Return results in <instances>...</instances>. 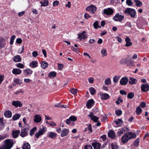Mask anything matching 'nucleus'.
<instances>
[{"label": "nucleus", "instance_id": "f257e3e1", "mask_svg": "<svg viewBox=\"0 0 149 149\" xmlns=\"http://www.w3.org/2000/svg\"><path fill=\"white\" fill-rule=\"evenodd\" d=\"M136 137V135L135 133L131 132H127L122 137L121 141L123 143H125L129 139L135 138Z\"/></svg>", "mask_w": 149, "mask_h": 149}, {"label": "nucleus", "instance_id": "f03ea898", "mask_svg": "<svg viewBox=\"0 0 149 149\" xmlns=\"http://www.w3.org/2000/svg\"><path fill=\"white\" fill-rule=\"evenodd\" d=\"M13 144V141L11 139H7L4 141V145L2 149H10Z\"/></svg>", "mask_w": 149, "mask_h": 149}, {"label": "nucleus", "instance_id": "7ed1b4c3", "mask_svg": "<svg viewBox=\"0 0 149 149\" xmlns=\"http://www.w3.org/2000/svg\"><path fill=\"white\" fill-rule=\"evenodd\" d=\"M124 13L128 15H129L132 18L135 17L136 12L134 9L131 8H127L124 11Z\"/></svg>", "mask_w": 149, "mask_h": 149}, {"label": "nucleus", "instance_id": "20e7f679", "mask_svg": "<svg viewBox=\"0 0 149 149\" xmlns=\"http://www.w3.org/2000/svg\"><path fill=\"white\" fill-rule=\"evenodd\" d=\"M124 18V16L120 15L119 13L116 14L113 17V19L115 21L121 22Z\"/></svg>", "mask_w": 149, "mask_h": 149}, {"label": "nucleus", "instance_id": "39448f33", "mask_svg": "<svg viewBox=\"0 0 149 149\" xmlns=\"http://www.w3.org/2000/svg\"><path fill=\"white\" fill-rule=\"evenodd\" d=\"M86 10L93 14L96 11V8L95 6L91 5L86 8Z\"/></svg>", "mask_w": 149, "mask_h": 149}, {"label": "nucleus", "instance_id": "423d86ee", "mask_svg": "<svg viewBox=\"0 0 149 149\" xmlns=\"http://www.w3.org/2000/svg\"><path fill=\"white\" fill-rule=\"evenodd\" d=\"M113 12V9L108 8L107 9H105L103 10V13L108 15H111Z\"/></svg>", "mask_w": 149, "mask_h": 149}, {"label": "nucleus", "instance_id": "0eeeda50", "mask_svg": "<svg viewBox=\"0 0 149 149\" xmlns=\"http://www.w3.org/2000/svg\"><path fill=\"white\" fill-rule=\"evenodd\" d=\"M29 130V128H27V127L22 130L20 135L21 136L24 137L26 136L28 134V132Z\"/></svg>", "mask_w": 149, "mask_h": 149}, {"label": "nucleus", "instance_id": "6e6552de", "mask_svg": "<svg viewBox=\"0 0 149 149\" xmlns=\"http://www.w3.org/2000/svg\"><path fill=\"white\" fill-rule=\"evenodd\" d=\"M78 38H80V40H81V38L85 39L87 38L86 32L85 31H84L81 33L78 34Z\"/></svg>", "mask_w": 149, "mask_h": 149}, {"label": "nucleus", "instance_id": "1a4fd4ad", "mask_svg": "<svg viewBox=\"0 0 149 149\" xmlns=\"http://www.w3.org/2000/svg\"><path fill=\"white\" fill-rule=\"evenodd\" d=\"M141 91L143 92H146L148 91L149 89V86L148 84H143L141 85Z\"/></svg>", "mask_w": 149, "mask_h": 149}, {"label": "nucleus", "instance_id": "9d476101", "mask_svg": "<svg viewBox=\"0 0 149 149\" xmlns=\"http://www.w3.org/2000/svg\"><path fill=\"white\" fill-rule=\"evenodd\" d=\"M45 131V128H43L40 129L38 132L36 133L35 136L36 138H38L40 135L43 134Z\"/></svg>", "mask_w": 149, "mask_h": 149}, {"label": "nucleus", "instance_id": "9b49d317", "mask_svg": "<svg viewBox=\"0 0 149 149\" xmlns=\"http://www.w3.org/2000/svg\"><path fill=\"white\" fill-rule=\"evenodd\" d=\"M88 116L90 117L91 119L94 122H97V121L99 118L93 115V113L92 112L90 113V114L88 115Z\"/></svg>", "mask_w": 149, "mask_h": 149}, {"label": "nucleus", "instance_id": "f8f14e48", "mask_svg": "<svg viewBox=\"0 0 149 149\" xmlns=\"http://www.w3.org/2000/svg\"><path fill=\"white\" fill-rule=\"evenodd\" d=\"M128 81V78L126 77H123L120 80V82L121 85H125L127 84Z\"/></svg>", "mask_w": 149, "mask_h": 149}, {"label": "nucleus", "instance_id": "ddd939ff", "mask_svg": "<svg viewBox=\"0 0 149 149\" xmlns=\"http://www.w3.org/2000/svg\"><path fill=\"white\" fill-rule=\"evenodd\" d=\"M69 132V130L68 129H67L66 128H63L61 132V136L62 137L66 136L68 134Z\"/></svg>", "mask_w": 149, "mask_h": 149}, {"label": "nucleus", "instance_id": "4468645a", "mask_svg": "<svg viewBox=\"0 0 149 149\" xmlns=\"http://www.w3.org/2000/svg\"><path fill=\"white\" fill-rule=\"evenodd\" d=\"M12 105L15 107H21L22 105V103L19 101H15L12 102Z\"/></svg>", "mask_w": 149, "mask_h": 149}, {"label": "nucleus", "instance_id": "2eb2a0df", "mask_svg": "<svg viewBox=\"0 0 149 149\" xmlns=\"http://www.w3.org/2000/svg\"><path fill=\"white\" fill-rule=\"evenodd\" d=\"M20 131L19 130H13L12 133L13 137L15 138H17L19 134Z\"/></svg>", "mask_w": 149, "mask_h": 149}, {"label": "nucleus", "instance_id": "dca6fc26", "mask_svg": "<svg viewBox=\"0 0 149 149\" xmlns=\"http://www.w3.org/2000/svg\"><path fill=\"white\" fill-rule=\"evenodd\" d=\"M41 120V116L38 115H36L34 116V121L36 123L40 122Z\"/></svg>", "mask_w": 149, "mask_h": 149}, {"label": "nucleus", "instance_id": "f3484780", "mask_svg": "<svg viewBox=\"0 0 149 149\" xmlns=\"http://www.w3.org/2000/svg\"><path fill=\"white\" fill-rule=\"evenodd\" d=\"M94 102V101L93 99L89 100L87 102L86 106L88 108L90 109L93 106V104Z\"/></svg>", "mask_w": 149, "mask_h": 149}, {"label": "nucleus", "instance_id": "a211bd4d", "mask_svg": "<svg viewBox=\"0 0 149 149\" xmlns=\"http://www.w3.org/2000/svg\"><path fill=\"white\" fill-rule=\"evenodd\" d=\"M92 145L94 149H100V144L97 142L92 143Z\"/></svg>", "mask_w": 149, "mask_h": 149}, {"label": "nucleus", "instance_id": "6ab92c4d", "mask_svg": "<svg viewBox=\"0 0 149 149\" xmlns=\"http://www.w3.org/2000/svg\"><path fill=\"white\" fill-rule=\"evenodd\" d=\"M116 134L113 130H110L108 133V136L109 137L113 139L115 137Z\"/></svg>", "mask_w": 149, "mask_h": 149}, {"label": "nucleus", "instance_id": "aec40b11", "mask_svg": "<svg viewBox=\"0 0 149 149\" xmlns=\"http://www.w3.org/2000/svg\"><path fill=\"white\" fill-rule=\"evenodd\" d=\"M125 41L126 42V44H125V46L129 47L132 45V43L130 42V40L129 37H127L125 38Z\"/></svg>", "mask_w": 149, "mask_h": 149}, {"label": "nucleus", "instance_id": "412c9836", "mask_svg": "<svg viewBox=\"0 0 149 149\" xmlns=\"http://www.w3.org/2000/svg\"><path fill=\"white\" fill-rule=\"evenodd\" d=\"M101 98L104 100H107L109 98V95L107 93H102L100 94Z\"/></svg>", "mask_w": 149, "mask_h": 149}, {"label": "nucleus", "instance_id": "4be33fe9", "mask_svg": "<svg viewBox=\"0 0 149 149\" xmlns=\"http://www.w3.org/2000/svg\"><path fill=\"white\" fill-rule=\"evenodd\" d=\"M12 72L13 74L17 75L20 74L22 72V71L19 69L13 68Z\"/></svg>", "mask_w": 149, "mask_h": 149}, {"label": "nucleus", "instance_id": "5701e85b", "mask_svg": "<svg viewBox=\"0 0 149 149\" xmlns=\"http://www.w3.org/2000/svg\"><path fill=\"white\" fill-rule=\"evenodd\" d=\"M5 39L2 38H0V48H2L6 44V43L5 42Z\"/></svg>", "mask_w": 149, "mask_h": 149}, {"label": "nucleus", "instance_id": "b1692460", "mask_svg": "<svg viewBox=\"0 0 149 149\" xmlns=\"http://www.w3.org/2000/svg\"><path fill=\"white\" fill-rule=\"evenodd\" d=\"M137 82V80L136 79L130 77L129 79V83L131 85H133L136 84Z\"/></svg>", "mask_w": 149, "mask_h": 149}, {"label": "nucleus", "instance_id": "393cba45", "mask_svg": "<svg viewBox=\"0 0 149 149\" xmlns=\"http://www.w3.org/2000/svg\"><path fill=\"white\" fill-rule=\"evenodd\" d=\"M4 115L7 118H10L12 116V113L10 111H7L4 113Z\"/></svg>", "mask_w": 149, "mask_h": 149}, {"label": "nucleus", "instance_id": "a878e982", "mask_svg": "<svg viewBox=\"0 0 149 149\" xmlns=\"http://www.w3.org/2000/svg\"><path fill=\"white\" fill-rule=\"evenodd\" d=\"M13 61L15 62H20L21 61V59L19 55H16L14 57Z\"/></svg>", "mask_w": 149, "mask_h": 149}, {"label": "nucleus", "instance_id": "bb28decb", "mask_svg": "<svg viewBox=\"0 0 149 149\" xmlns=\"http://www.w3.org/2000/svg\"><path fill=\"white\" fill-rule=\"evenodd\" d=\"M24 72L25 73V75L26 76H28L29 75L31 74L32 73V71L31 70L29 69H27L24 70Z\"/></svg>", "mask_w": 149, "mask_h": 149}, {"label": "nucleus", "instance_id": "cd10ccee", "mask_svg": "<svg viewBox=\"0 0 149 149\" xmlns=\"http://www.w3.org/2000/svg\"><path fill=\"white\" fill-rule=\"evenodd\" d=\"M30 66L33 68H35L38 66V63L36 61H33L30 63Z\"/></svg>", "mask_w": 149, "mask_h": 149}, {"label": "nucleus", "instance_id": "c85d7f7f", "mask_svg": "<svg viewBox=\"0 0 149 149\" xmlns=\"http://www.w3.org/2000/svg\"><path fill=\"white\" fill-rule=\"evenodd\" d=\"M109 149H117L118 146L115 144L111 143L109 146Z\"/></svg>", "mask_w": 149, "mask_h": 149}, {"label": "nucleus", "instance_id": "c756f323", "mask_svg": "<svg viewBox=\"0 0 149 149\" xmlns=\"http://www.w3.org/2000/svg\"><path fill=\"white\" fill-rule=\"evenodd\" d=\"M127 61L128 58H126L121 59L120 63L121 64L125 65H126Z\"/></svg>", "mask_w": 149, "mask_h": 149}, {"label": "nucleus", "instance_id": "7c9ffc66", "mask_svg": "<svg viewBox=\"0 0 149 149\" xmlns=\"http://www.w3.org/2000/svg\"><path fill=\"white\" fill-rule=\"evenodd\" d=\"M134 2L136 3L135 5L137 7H141L142 5V3L139 0H134Z\"/></svg>", "mask_w": 149, "mask_h": 149}, {"label": "nucleus", "instance_id": "2f4dec72", "mask_svg": "<svg viewBox=\"0 0 149 149\" xmlns=\"http://www.w3.org/2000/svg\"><path fill=\"white\" fill-rule=\"evenodd\" d=\"M56 73L55 72H50L48 74V76L51 78H54L56 76Z\"/></svg>", "mask_w": 149, "mask_h": 149}, {"label": "nucleus", "instance_id": "473e14b6", "mask_svg": "<svg viewBox=\"0 0 149 149\" xmlns=\"http://www.w3.org/2000/svg\"><path fill=\"white\" fill-rule=\"evenodd\" d=\"M134 64L133 61L132 60H128V59L127 62V63L126 65L130 67H131L133 66Z\"/></svg>", "mask_w": 149, "mask_h": 149}, {"label": "nucleus", "instance_id": "72a5a7b5", "mask_svg": "<svg viewBox=\"0 0 149 149\" xmlns=\"http://www.w3.org/2000/svg\"><path fill=\"white\" fill-rule=\"evenodd\" d=\"M101 53L103 57L107 56V51L105 49H103L101 50Z\"/></svg>", "mask_w": 149, "mask_h": 149}, {"label": "nucleus", "instance_id": "f704fd0d", "mask_svg": "<svg viewBox=\"0 0 149 149\" xmlns=\"http://www.w3.org/2000/svg\"><path fill=\"white\" fill-rule=\"evenodd\" d=\"M30 146L28 143H25L23 145V149H30Z\"/></svg>", "mask_w": 149, "mask_h": 149}, {"label": "nucleus", "instance_id": "c9c22d12", "mask_svg": "<svg viewBox=\"0 0 149 149\" xmlns=\"http://www.w3.org/2000/svg\"><path fill=\"white\" fill-rule=\"evenodd\" d=\"M142 110L140 107L138 106L136 109V112L138 115H139L142 112Z\"/></svg>", "mask_w": 149, "mask_h": 149}, {"label": "nucleus", "instance_id": "e433bc0d", "mask_svg": "<svg viewBox=\"0 0 149 149\" xmlns=\"http://www.w3.org/2000/svg\"><path fill=\"white\" fill-rule=\"evenodd\" d=\"M134 96V93L132 92H130L128 93L127 97L130 99H132Z\"/></svg>", "mask_w": 149, "mask_h": 149}, {"label": "nucleus", "instance_id": "4c0bfd02", "mask_svg": "<svg viewBox=\"0 0 149 149\" xmlns=\"http://www.w3.org/2000/svg\"><path fill=\"white\" fill-rule=\"evenodd\" d=\"M20 116V114H16L14 115L13 117L12 118L14 120H16L18 119Z\"/></svg>", "mask_w": 149, "mask_h": 149}, {"label": "nucleus", "instance_id": "58836bf2", "mask_svg": "<svg viewBox=\"0 0 149 149\" xmlns=\"http://www.w3.org/2000/svg\"><path fill=\"white\" fill-rule=\"evenodd\" d=\"M57 135L56 134L52 132H51L49 135V136L51 138H54Z\"/></svg>", "mask_w": 149, "mask_h": 149}, {"label": "nucleus", "instance_id": "ea45409f", "mask_svg": "<svg viewBox=\"0 0 149 149\" xmlns=\"http://www.w3.org/2000/svg\"><path fill=\"white\" fill-rule=\"evenodd\" d=\"M90 92L91 94L93 95L95 94V90L94 88L93 87H91L89 88Z\"/></svg>", "mask_w": 149, "mask_h": 149}, {"label": "nucleus", "instance_id": "a19ab883", "mask_svg": "<svg viewBox=\"0 0 149 149\" xmlns=\"http://www.w3.org/2000/svg\"><path fill=\"white\" fill-rule=\"evenodd\" d=\"M41 67L43 69H45L47 67V63L45 61H42L41 63Z\"/></svg>", "mask_w": 149, "mask_h": 149}, {"label": "nucleus", "instance_id": "79ce46f5", "mask_svg": "<svg viewBox=\"0 0 149 149\" xmlns=\"http://www.w3.org/2000/svg\"><path fill=\"white\" fill-rule=\"evenodd\" d=\"M115 123L116 125H120L122 124L123 121L121 119H118L117 120L115 121Z\"/></svg>", "mask_w": 149, "mask_h": 149}, {"label": "nucleus", "instance_id": "37998d69", "mask_svg": "<svg viewBox=\"0 0 149 149\" xmlns=\"http://www.w3.org/2000/svg\"><path fill=\"white\" fill-rule=\"evenodd\" d=\"M36 127H34L30 130V134L31 136H32L34 134L36 130Z\"/></svg>", "mask_w": 149, "mask_h": 149}, {"label": "nucleus", "instance_id": "c03bdc74", "mask_svg": "<svg viewBox=\"0 0 149 149\" xmlns=\"http://www.w3.org/2000/svg\"><path fill=\"white\" fill-rule=\"evenodd\" d=\"M120 78V77L119 76H115L113 78V81L114 82H117Z\"/></svg>", "mask_w": 149, "mask_h": 149}, {"label": "nucleus", "instance_id": "a18cd8bd", "mask_svg": "<svg viewBox=\"0 0 149 149\" xmlns=\"http://www.w3.org/2000/svg\"><path fill=\"white\" fill-rule=\"evenodd\" d=\"M122 112L120 110H117L115 111V113L116 115L118 116L121 115L122 114Z\"/></svg>", "mask_w": 149, "mask_h": 149}, {"label": "nucleus", "instance_id": "49530a36", "mask_svg": "<svg viewBox=\"0 0 149 149\" xmlns=\"http://www.w3.org/2000/svg\"><path fill=\"white\" fill-rule=\"evenodd\" d=\"M125 133L122 130V129L121 128L119 129L118 131L117 134L118 136H120L121 134H123Z\"/></svg>", "mask_w": 149, "mask_h": 149}, {"label": "nucleus", "instance_id": "de8ad7c7", "mask_svg": "<svg viewBox=\"0 0 149 149\" xmlns=\"http://www.w3.org/2000/svg\"><path fill=\"white\" fill-rule=\"evenodd\" d=\"M14 82H15L17 84L20 85L21 84H22L21 81L19 79L17 78L15 79L14 80Z\"/></svg>", "mask_w": 149, "mask_h": 149}, {"label": "nucleus", "instance_id": "09e8293b", "mask_svg": "<svg viewBox=\"0 0 149 149\" xmlns=\"http://www.w3.org/2000/svg\"><path fill=\"white\" fill-rule=\"evenodd\" d=\"M16 37L15 36L13 35L10 38V43L11 45H12L13 43L14 40L15 39Z\"/></svg>", "mask_w": 149, "mask_h": 149}, {"label": "nucleus", "instance_id": "8fccbe9b", "mask_svg": "<svg viewBox=\"0 0 149 149\" xmlns=\"http://www.w3.org/2000/svg\"><path fill=\"white\" fill-rule=\"evenodd\" d=\"M126 3L128 6H131L133 5V3L132 1L131 0H127Z\"/></svg>", "mask_w": 149, "mask_h": 149}, {"label": "nucleus", "instance_id": "3c124183", "mask_svg": "<svg viewBox=\"0 0 149 149\" xmlns=\"http://www.w3.org/2000/svg\"><path fill=\"white\" fill-rule=\"evenodd\" d=\"M40 3L41 4V6H47V2L45 0H43L41 1Z\"/></svg>", "mask_w": 149, "mask_h": 149}, {"label": "nucleus", "instance_id": "603ef678", "mask_svg": "<svg viewBox=\"0 0 149 149\" xmlns=\"http://www.w3.org/2000/svg\"><path fill=\"white\" fill-rule=\"evenodd\" d=\"M69 118L72 121H75L77 120V118L74 116H71L69 117Z\"/></svg>", "mask_w": 149, "mask_h": 149}, {"label": "nucleus", "instance_id": "864d4df0", "mask_svg": "<svg viewBox=\"0 0 149 149\" xmlns=\"http://www.w3.org/2000/svg\"><path fill=\"white\" fill-rule=\"evenodd\" d=\"M105 83L106 85H109L111 84V80L109 78H108L105 81Z\"/></svg>", "mask_w": 149, "mask_h": 149}, {"label": "nucleus", "instance_id": "5fc2aeb1", "mask_svg": "<svg viewBox=\"0 0 149 149\" xmlns=\"http://www.w3.org/2000/svg\"><path fill=\"white\" fill-rule=\"evenodd\" d=\"M77 89L72 88L70 89V92L73 94H75L77 93Z\"/></svg>", "mask_w": 149, "mask_h": 149}, {"label": "nucleus", "instance_id": "6e6d98bb", "mask_svg": "<svg viewBox=\"0 0 149 149\" xmlns=\"http://www.w3.org/2000/svg\"><path fill=\"white\" fill-rule=\"evenodd\" d=\"M139 143V138L136 139L134 141V144L135 146H138Z\"/></svg>", "mask_w": 149, "mask_h": 149}, {"label": "nucleus", "instance_id": "4d7b16f0", "mask_svg": "<svg viewBox=\"0 0 149 149\" xmlns=\"http://www.w3.org/2000/svg\"><path fill=\"white\" fill-rule=\"evenodd\" d=\"M47 124L51 126H55L56 125V124L53 121H51L50 123L47 121Z\"/></svg>", "mask_w": 149, "mask_h": 149}, {"label": "nucleus", "instance_id": "13d9d810", "mask_svg": "<svg viewBox=\"0 0 149 149\" xmlns=\"http://www.w3.org/2000/svg\"><path fill=\"white\" fill-rule=\"evenodd\" d=\"M93 26L94 28L97 29L98 27V22L97 21H95L93 24Z\"/></svg>", "mask_w": 149, "mask_h": 149}, {"label": "nucleus", "instance_id": "bf43d9fd", "mask_svg": "<svg viewBox=\"0 0 149 149\" xmlns=\"http://www.w3.org/2000/svg\"><path fill=\"white\" fill-rule=\"evenodd\" d=\"M85 149H93L92 146L90 145H86L84 146Z\"/></svg>", "mask_w": 149, "mask_h": 149}, {"label": "nucleus", "instance_id": "052dcab7", "mask_svg": "<svg viewBox=\"0 0 149 149\" xmlns=\"http://www.w3.org/2000/svg\"><path fill=\"white\" fill-rule=\"evenodd\" d=\"M59 3V1H56L53 2V5L54 7L58 5Z\"/></svg>", "mask_w": 149, "mask_h": 149}, {"label": "nucleus", "instance_id": "680f3d73", "mask_svg": "<svg viewBox=\"0 0 149 149\" xmlns=\"http://www.w3.org/2000/svg\"><path fill=\"white\" fill-rule=\"evenodd\" d=\"M22 40L21 38H18L16 40V42L18 44H20L22 42Z\"/></svg>", "mask_w": 149, "mask_h": 149}, {"label": "nucleus", "instance_id": "e2e57ef3", "mask_svg": "<svg viewBox=\"0 0 149 149\" xmlns=\"http://www.w3.org/2000/svg\"><path fill=\"white\" fill-rule=\"evenodd\" d=\"M17 66L19 68H22L24 67V65L22 63H19L17 64Z\"/></svg>", "mask_w": 149, "mask_h": 149}, {"label": "nucleus", "instance_id": "0e129e2a", "mask_svg": "<svg viewBox=\"0 0 149 149\" xmlns=\"http://www.w3.org/2000/svg\"><path fill=\"white\" fill-rule=\"evenodd\" d=\"M125 26H127L130 27H131L132 25L130 22H127V23L125 24Z\"/></svg>", "mask_w": 149, "mask_h": 149}, {"label": "nucleus", "instance_id": "69168bd1", "mask_svg": "<svg viewBox=\"0 0 149 149\" xmlns=\"http://www.w3.org/2000/svg\"><path fill=\"white\" fill-rule=\"evenodd\" d=\"M58 68L59 70H61L63 68V65L61 64L58 63Z\"/></svg>", "mask_w": 149, "mask_h": 149}, {"label": "nucleus", "instance_id": "338daca9", "mask_svg": "<svg viewBox=\"0 0 149 149\" xmlns=\"http://www.w3.org/2000/svg\"><path fill=\"white\" fill-rule=\"evenodd\" d=\"M122 129V130L123 131V132H124L125 133V132L128 131H129L130 130L127 127H123V128H121Z\"/></svg>", "mask_w": 149, "mask_h": 149}, {"label": "nucleus", "instance_id": "774afa93", "mask_svg": "<svg viewBox=\"0 0 149 149\" xmlns=\"http://www.w3.org/2000/svg\"><path fill=\"white\" fill-rule=\"evenodd\" d=\"M141 107L142 108H144L146 106V103L144 102H142L140 104Z\"/></svg>", "mask_w": 149, "mask_h": 149}]
</instances>
